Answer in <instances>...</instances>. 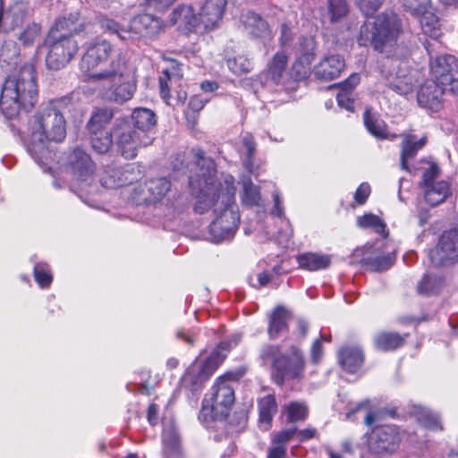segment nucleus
Here are the masks:
<instances>
[{
	"instance_id": "f257e3e1",
	"label": "nucleus",
	"mask_w": 458,
	"mask_h": 458,
	"mask_svg": "<svg viewBox=\"0 0 458 458\" xmlns=\"http://www.w3.org/2000/svg\"><path fill=\"white\" fill-rule=\"evenodd\" d=\"M191 152L197 165L200 167L199 178L191 179L192 186L197 184L199 187V192L196 196L195 211L203 214L213 209L216 214V217L209 225L210 240L213 242L218 243L231 239L240 221L238 211L234 209V179L231 175H226L223 182L216 183L213 178L216 173L214 161L206 157L200 148H192Z\"/></svg>"
},
{
	"instance_id": "f03ea898",
	"label": "nucleus",
	"mask_w": 458,
	"mask_h": 458,
	"mask_svg": "<svg viewBox=\"0 0 458 458\" xmlns=\"http://www.w3.org/2000/svg\"><path fill=\"white\" fill-rule=\"evenodd\" d=\"M70 104L68 98L53 99L29 121L26 148L40 166L47 165L52 158L49 141L62 142L66 137L64 115Z\"/></svg>"
},
{
	"instance_id": "7ed1b4c3",
	"label": "nucleus",
	"mask_w": 458,
	"mask_h": 458,
	"mask_svg": "<svg viewBox=\"0 0 458 458\" xmlns=\"http://www.w3.org/2000/svg\"><path fill=\"white\" fill-rule=\"evenodd\" d=\"M38 98V86L34 67L26 64L5 80L0 97V109L5 117L12 119L21 110L30 111Z\"/></svg>"
},
{
	"instance_id": "20e7f679",
	"label": "nucleus",
	"mask_w": 458,
	"mask_h": 458,
	"mask_svg": "<svg viewBox=\"0 0 458 458\" xmlns=\"http://www.w3.org/2000/svg\"><path fill=\"white\" fill-rule=\"evenodd\" d=\"M89 79L103 91L106 99L116 103L131 99L136 89V85L129 80L128 64L121 58L113 61L109 68L89 74Z\"/></svg>"
},
{
	"instance_id": "39448f33",
	"label": "nucleus",
	"mask_w": 458,
	"mask_h": 458,
	"mask_svg": "<svg viewBox=\"0 0 458 458\" xmlns=\"http://www.w3.org/2000/svg\"><path fill=\"white\" fill-rule=\"evenodd\" d=\"M400 22L394 15H378L373 22L361 26L360 46H372L378 52L390 54L396 44Z\"/></svg>"
},
{
	"instance_id": "423d86ee",
	"label": "nucleus",
	"mask_w": 458,
	"mask_h": 458,
	"mask_svg": "<svg viewBox=\"0 0 458 458\" xmlns=\"http://www.w3.org/2000/svg\"><path fill=\"white\" fill-rule=\"evenodd\" d=\"M233 375L226 374L218 377L209 394L202 403V413L212 420H221L227 416L234 403V389L232 386Z\"/></svg>"
},
{
	"instance_id": "0eeeda50",
	"label": "nucleus",
	"mask_w": 458,
	"mask_h": 458,
	"mask_svg": "<svg viewBox=\"0 0 458 458\" xmlns=\"http://www.w3.org/2000/svg\"><path fill=\"white\" fill-rule=\"evenodd\" d=\"M241 337V335H235L229 341L222 342L205 364H193L191 366L182 377V386L190 388L191 391L197 390L212 374L215 368L209 369L210 365L213 364L214 367H216L225 358V354L221 353L220 351L228 352L239 344Z\"/></svg>"
},
{
	"instance_id": "6e6552de",
	"label": "nucleus",
	"mask_w": 458,
	"mask_h": 458,
	"mask_svg": "<svg viewBox=\"0 0 458 458\" xmlns=\"http://www.w3.org/2000/svg\"><path fill=\"white\" fill-rule=\"evenodd\" d=\"M383 67L390 89L400 95H408L412 92L417 82L416 72L410 68L407 62L387 58Z\"/></svg>"
},
{
	"instance_id": "1a4fd4ad",
	"label": "nucleus",
	"mask_w": 458,
	"mask_h": 458,
	"mask_svg": "<svg viewBox=\"0 0 458 458\" xmlns=\"http://www.w3.org/2000/svg\"><path fill=\"white\" fill-rule=\"evenodd\" d=\"M113 137L122 156L127 159L134 158L140 148L151 144L153 140L150 135L140 133L133 125L125 121L114 127Z\"/></svg>"
},
{
	"instance_id": "9d476101",
	"label": "nucleus",
	"mask_w": 458,
	"mask_h": 458,
	"mask_svg": "<svg viewBox=\"0 0 458 458\" xmlns=\"http://www.w3.org/2000/svg\"><path fill=\"white\" fill-rule=\"evenodd\" d=\"M45 44L48 47L46 64L48 69L55 71L65 67L79 49L78 43L74 38H57L55 34L47 36Z\"/></svg>"
},
{
	"instance_id": "9b49d317",
	"label": "nucleus",
	"mask_w": 458,
	"mask_h": 458,
	"mask_svg": "<svg viewBox=\"0 0 458 458\" xmlns=\"http://www.w3.org/2000/svg\"><path fill=\"white\" fill-rule=\"evenodd\" d=\"M428 258L435 267H447L458 262V229L445 231L429 250Z\"/></svg>"
},
{
	"instance_id": "f8f14e48",
	"label": "nucleus",
	"mask_w": 458,
	"mask_h": 458,
	"mask_svg": "<svg viewBox=\"0 0 458 458\" xmlns=\"http://www.w3.org/2000/svg\"><path fill=\"white\" fill-rule=\"evenodd\" d=\"M434 81L454 94H458V59L452 55L437 56L431 61Z\"/></svg>"
},
{
	"instance_id": "ddd939ff",
	"label": "nucleus",
	"mask_w": 458,
	"mask_h": 458,
	"mask_svg": "<svg viewBox=\"0 0 458 458\" xmlns=\"http://www.w3.org/2000/svg\"><path fill=\"white\" fill-rule=\"evenodd\" d=\"M273 368L276 370V382L283 384L286 378L298 377L304 368V360L301 352L295 347L292 348L291 354H282L275 358Z\"/></svg>"
},
{
	"instance_id": "4468645a",
	"label": "nucleus",
	"mask_w": 458,
	"mask_h": 458,
	"mask_svg": "<svg viewBox=\"0 0 458 458\" xmlns=\"http://www.w3.org/2000/svg\"><path fill=\"white\" fill-rule=\"evenodd\" d=\"M113 50L112 45L106 39H97L88 44L81 61L83 72L93 73V70L107 60Z\"/></svg>"
},
{
	"instance_id": "2eb2a0df",
	"label": "nucleus",
	"mask_w": 458,
	"mask_h": 458,
	"mask_svg": "<svg viewBox=\"0 0 458 458\" xmlns=\"http://www.w3.org/2000/svg\"><path fill=\"white\" fill-rule=\"evenodd\" d=\"M401 441L397 428L394 426H383L376 428L369 439L370 449L377 453L394 451Z\"/></svg>"
},
{
	"instance_id": "dca6fc26",
	"label": "nucleus",
	"mask_w": 458,
	"mask_h": 458,
	"mask_svg": "<svg viewBox=\"0 0 458 458\" xmlns=\"http://www.w3.org/2000/svg\"><path fill=\"white\" fill-rule=\"evenodd\" d=\"M317 55V42L311 36L301 37L295 49L296 62L293 68L301 78H304L310 72V66Z\"/></svg>"
},
{
	"instance_id": "f3484780",
	"label": "nucleus",
	"mask_w": 458,
	"mask_h": 458,
	"mask_svg": "<svg viewBox=\"0 0 458 458\" xmlns=\"http://www.w3.org/2000/svg\"><path fill=\"white\" fill-rule=\"evenodd\" d=\"M445 90L447 89L436 81H428L420 86L418 91V104L431 112H438L442 108L443 96Z\"/></svg>"
},
{
	"instance_id": "a211bd4d",
	"label": "nucleus",
	"mask_w": 458,
	"mask_h": 458,
	"mask_svg": "<svg viewBox=\"0 0 458 458\" xmlns=\"http://www.w3.org/2000/svg\"><path fill=\"white\" fill-rule=\"evenodd\" d=\"M345 66L344 59L337 54L324 55L314 66L313 73L318 80L332 81L340 76Z\"/></svg>"
},
{
	"instance_id": "6ab92c4d",
	"label": "nucleus",
	"mask_w": 458,
	"mask_h": 458,
	"mask_svg": "<svg viewBox=\"0 0 458 458\" xmlns=\"http://www.w3.org/2000/svg\"><path fill=\"white\" fill-rule=\"evenodd\" d=\"M170 22L185 32L200 29L199 19L191 5L180 4L174 8L170 13Z\"/></svg>"
},
{
	"instance_id": "aec40b11",
	"label": "nucleus",
	"mask_w": 458,
	"mask_h": 458,
	"mask_svg": "<svg viewBox=\"0 0 458 458\" xmlns=\"http://www.w3.org/2000/svg\"><path fill=\"white\" fill-rule=\"evenodd\" d=\"M226 0H208L198 13L200 28L212 30L221 21Z\"/></svg>"
},
{
	"instance_id": "412c9836",
	"label": "nucleus",
	"mask_w": 458,
	"mask_h": 458,
	"mask_svg": "<svg viewBox=\"0 0 458 458\" xmlns=\"http://www.w3.org/2000/svg\"><path fill=\"white\" fill-rule=\"evenodd\" d=\"M394 252L384 253L377 249L368 247L363 254L360 263L370 271L382 272L389 269L394 263Z\"/></svg>"
},
{
	"instance_id": "4be33fe9",
	"label": "nucleus",
	"mask_w": 458,
	"mask_h": 458,
	"mask_svg": "<svg viewBox=\"0 0 458 458\" xmlns=\"http://www.w3.org/2000/svg\"><path fill=\"white\" fill-rule=\"evenodd\" d=\"M162 30L161 21L152 14H140L134 17L130 24L131 34L153 38Z\"/></svg>"
},
{
	"instance_id": "5701e85b",
	"label": "nucleus",
	"mask_w": 458,
	"mask_h": 458,
	"mask_svg": "<svg viewBox=\"0 0 458 458\" xmlns=\"http://www.w3.org/2000/svg\"><path fill=\"white\" fill-rule=\"evenodd\" d=\"M68 166L73 175L85 178L95 171V164L88 153L81 148H75L68 157Z\"/></svg>"
},
{
	"instance_id": "b1692460",
	"label": "nucleus",
	"mask_w": 458,
	"mask_h": 458,
	"mask_svg": "<svg viewBox=\"0 0 458 458\" xmlns=\"http://www.w3.org/2000/svg\"><path fill=\"white\" fill-rule=\"evenodd\" d=\"M78 17L72 14L69 17L58 18L50 29L47 36L55 34L57 38H73V35L79 34L85 29L84 24L78 23Z\"/></svg>"
},
{
	"instance_id": "393cba45",
	"label": "nucleus",
	"mask_w": 458,
	"mask_h": 458,
	"mask_svg": "<svg viewBox=\"0 0 458 458\" xmlns=\"http://www.w3.org/2000/svg\"><path fill=\"white\" fill-rule=\"evenodd\" d=\"M0 4H2L0 2ZM3 7V4H1ZM28 15V6L25 3L18 2L12 4L5 13L2 12L0 28L3 30H13L20 27Z\"/></svg>"
},
{
	"instance_id": "a878e982",
	"label": "nucleus",
	"mask_w": 458,
	"mask_h": 458,
	"mask_svg": "<svg viewBox=\"0 0 458 458\" xmlns=\"http://www.w3.org/2000/svg\"><path fill=\"white\" fill-rule=\"evenodd\" d=\"M124 121L133 125L140 133L150 136L157 123L155 113L143 107L134 109L130 119Z\"/></svg>"
},
{
	"instance_id": "bb28decb",
	"label": "nucleus",
	"mask_w": 458,
	"mask_h": 458,
	"mask_svg": "<svg viewBox=\"0 0 458 458\" xmlns=\"http://www.w3.org/2000/svg\"><path fill=\"white\" fill-rule=\"evenodd\" d=\"M427 140L425 137L418 139L412 134H404L401 142V155L400 163L401 168L409 171L408 162L415 157L418 151L426 145Z\"/></svg>"
},
{
	"instance_id": "cd10ccee",
	"label": "nucleus",
	"mask_w": 458,
	"mask_h": 458,
	"mask_svg": "<svg viewBox=\"0 0 458 458\" xmlns=\"http://www.w3.org/2000/svg\"><path fill=\"white\" fill-rule=\"evenodd\" d=\"M291 318L288 310L283 306L276 307L269 315L267 333L270 339L277 338L287 330V322Z\"/></svg>"
},
{
	"instance_id": "c85d7f7f",
	"label": "nucleus",
	"mask_w": 458,
	"mask_h": 458,
	"mask_svg": "<svg viewBox=\"0 0 458 458\" xmlns=\"http://www.w3.org/2000/svg\"><path fill=\"white\" fill-rule=\"evenodd\" d=\"M364 356L358 347L346 346L339 352V362L349 373L357 372L363 364Z\"/></svg>"
},
{
	"instance_id": "c756f323",
	"label": "nucleus",
	"mask_w": 458,
	"mask_h": 458,
	"mask_svg": "<svg viewBox=\"0 0 458 458\" xmlns=\"http://www.w3.org/2000/svg\"><path fill=\"white\" fill-rule=\"evenodd\" d=\"M445 285V278L440 273H427L417 285L418 293L424 296L436 295Z\"/></svg>"
},
{
	"instance_id": "7c9ffc66",
	"label": "nucleus",
	"mask_w": 458,
	"mask_h": 458,
	"mask_svg": "<svg viewBox=\"0 0 458 458\" xmlns=\"http://www.w3.org/2000/svg\"><path fill=\"white\" fill-rule=\"evenodd\" d=\"M114 117V112L107 107L95 108L87 123V128L90 134H102L106 132L105 128Z\"/></svg>"
},
{
	"instance_id": "2f4dec72",
	"label": "nucleus",
	"mask_w": 458,
	"mask_h": 458,
	"mask_svg": "<svg viewBox=\"0 0 458 458\" xmlns=\"http://www.w3.org/2000/svg\"><path fill=\"white\" fill-rule=\"evenodd\" d=\"M182 65L177 61L173 60L169 68L163 71L159 77V89L162 98L169 104L170 89L168 82L172 81H180L182 78Z\"/></svg>"
},
{
	"instance_id": "473e14b6",
	"label": "nucleus",
	"mask_w": 458,
	"mask_h": 458,
	"mask_svg": "<svg viewBox=\"0 0 458 458\" xmlns=\"http://www.w3.org/2000/svg\"><path fill=\"white\" fill-rule=\"evenodd\" d=\"M301 268L309 271H317L327 268L331 264V257L327 254L306 252L297 256Z\"/></svg>"
},
{
	"instance_id": "72a5a7b5",
	"label": "nucleus",
	"mask_w": 458,
	"mask_h": 458,
	"mask_svg": "<svg viewBox=\"0 0 458 458\" xmlns=\"http://www.w3.org/2000/svg\"><path fill=\"white\" fill-rule=\"evenodd\" d=\"M360 82V76L358 73L351 74L348 79L339 84L340 91L337 94V103L341 107L348 111L353 112V99L352 94L353 89Z\"/></svg>"
},
{
	"instance_id": "f704fd0d",
	"label": "nucleus",
	"mask_w": 458,
	"mask_h": 458,
	"mask_svg": "<svg viewBox=\"0 0 458 458\" xmlns=\"http://www.w3.org/2000/svg\"><path fill=\"white\" fill-rule=\"evenodd\" d=\"M364 124L369 132L377 139H387L388 131L386 123L376 113L367 107L363 114Z\"/></svg>"
},
{
	"instance_id": "c9c22d12",
	"label": "nucleus",
	"mask_w": 458,
	"mask_h": 458,
	"mask_svg": "<svg viewBox=\"0 0 458 458\" xmlns=\"http://www.w3.org/2000/svg\"><path fill=\"white\" fill-rule=\"evenodd\" d=\"M425 200L431 206H437L445 200L449 194V184L445 181L424 186Z\"/></svg>"
},
{
	"instance_id": "e433bc0d",
	"label": "nucleus",
	"mask_w": 458,
	"mask_h": 458,
	"mask_svg": "<svg viewBox=\"0 0 458 458\" xmlns=\"http://www.w3.org/2000/svg\"><path fill=\"white\" fill-rule=\"evenodd\" d=\"M245 28L249 32L257 38H267L270 35V29L267 22L258 13L248 12L243 16Z\"/></svg>"
},
{
	"instance_id": "4c0bfd02",
	"label": "nucleus",
	"mask_w": 458,
	"mask_h": 458,
	"mask_svg": "<svg viewBox=\"0 0 458 458\" xmlns=\"http://www.w3.org/2000/svg\"><path fill=\"white\" fill-rule=\"evenodd\" d=\"M374 345L381 351H393L404 344V338L394 332H380L374 336Z\"/></svg>"
},
{
	"instance_id": "58836bf2",
	"label": "nucleus",
	"mask_w": 458,
	"mask_h": 458,
	"mask_svg": "<svg viewBox=\"0 0 458 458\" xmlns=\"http://www.w3.org/2000/svg\"><path fill=\"white\" fill-rule=\"evenodd\" d=\"M164 454L167 458H174L180 452V440L175 428L171 425L163 431Z\"/></svg>"
},
{
	"instance_id": "ea45409f",
	"label": "nucleus",
	"mask_w": 458,
	"mask_h": 458,
	"mask_svg": "<svg viewBox=\"0 0 458 458\" xmlns=\"http://www.w3.org/2000/svg\"><path fill=\"white\" fill-rule=\"evenodd\" d=\"M287 62L288 58L284 52L276 53L267 64V77L275 83H278L285 72Z\"/></svg>"
},
{
	"instance_id": "a19ab883",
	"label": "nucleus",
	"mask_w": 458,
	"mask_h": 458,
	"mask_svg": "<svg viewBox=\"0 0 458 458\" xmlns=\"http://www.w3.org/2000/svg\"><path fill=\"white\" fill-rule=\"evenodd\" d=\"M146 183V190L152 203L161 200L171 188L170 182L165 177L151 179L147 181Z\"/></svg>"
},
{
	"instance_id": "79ce46f5",
	"label": "nucleus",
	"mask_w": 458,
	"mask_h": 458,
	"mask_svg": "<svg viewBox=\"0 0 458 458\" xmlns=\"http://www.w3.org/2000/svg\"><path fill=\"white\" fill-rule=\"evenodd\" d=\"M420 22L423 33L431 38L437 39L441 37L442 30L438 18L432 10L420 17Z\"/></svg>"
},
{
	"instance_id": "37998d69",
	"label": "nucleus",
	"mask_w": 458,
	"mask_h": 458,
	"mask_svg": "<svg viewBox=\"0 0 458 458\" xmlns=\"http://www.w3.org/2000/svg\"><path fill=\"white\" fill-rule=\"evenodd\" d=\"M418 421L426 428L431 429H442L438 416L431 411L420 406L413 405L411 411Z\"/></svg>"
},
{
	"instance_id": "c03bdc74",
	"label": "nucleus",
	"mask_w": 458,
	"mask_h": 458,
	"mask_svg": "<svg viewBox=\"0 0 458 458\" xmlns=\"http://www.w3.org/2000/svg\"><path fill=\"white\" fill-rule=\"evenodd\" d=\"M122 178L117 179L116 182L110 179L107 180L106 183L109 185V189H115L123 186H127L129 184L137 182L141 177V173L140 169L133 165H127L122 167Z\"/></svg>"
},
{
	"instance_id": "a18cd8bd",
	"label": "nucleus",
	"mask_w": 458,
	"mask_h": 458,
	"mask_svg": "<svg viewBox=\"0 0 458 458\" xmlns=\"http://www.w3.org/2000/svg\"><path fill=\"white\" fill-rule=\"evenodd\" d=\"M357 225L363 229H372L377 233L381 234L385 238H386L388 235L385 222L377 216L373 214H365L364 216H358Z\"/></svg>"
},
{
	"instance_id": "49530a36",
	"label": "nucleus",
	"mask_w": 458,
	"mask_h": 458,
	"mask_svg": "<svg viewBox=\"0 0 458 458\" xmlns=\"http://www.w3.org/2000/svg\"><path fill=\"white\" fill-rule=\"evenodd\" d=\"M259 421L269 424L277 411V404L275 396L267 394L261 398L259 402Z\"/></svg>"
},
{
	"instance_id": "de8ad7c7",
	"label": "nucleus",
	"mask_w": 458,
	"mask_h": 458,
	"mask_svg": "<svg viewBox=\"0 0 458 458\" xmlns=\"http://www.w3.org/2000/svg\"><path fill=\"white\" fill-rule=\"evenodd\" d=\"M284 411L286 415L287 422L294 423L305 420L309 409L304 403L292 402L284 406Z\"/></svg>"
},
{
	"instance_id": "09e8293b",
	"label": "nucleus",
	"mask_w": 458,
	"mask_h": 458,
	"mask_svg": "<svg viewBox=\"0 0 458 458\" xmlns=\"http://www.w3.org/2000/svg\"><path fill=\"white\" fill-rule=\"evenodd\" d=\"M402 4L406 12L419 18L433 9L431 0H402Z\"/></svg>"
},
{
	"instance_id": "8fccbe9b",
	"label": "nucleus",
	"mask_w": 458,
	"mask_h": 458,
	"mask_svg": "<svg viewBox=\"0 0 458 458\" xmlns=\"http://www.w3.org/2000/svg\"><path fill=\"white\" fill-rule=\"evenodd\" d=\"M41 27L39 24L32 22L28 24L18 35L19 41L24 47H30L39 38Z\"/></svg>"
},
{
	"instance_id": "3c124183",
	"label": "nucleus",
	"mask_w": 458,
	"mask_h": 458,
	"mask_svg": "<svg viewBox=\"0 0 458 458\" xmlns=\"http://www.w3.org/2000/svg\"><path fill=\"white\" fill-rule=\"evenodd\" d=\"M261 199L259 189L253 182L247 179L243 181L242 201L250 206H258Z\"/></svg>"
},
{
	"instance_id": "603ef678",
	"label": "nucleus",
	"mask_w": 458,
	"mask_h": 458,
	"mask_svg": "<svg viewBox=\"0 0 458 458\" xmlns=\"http://www.w3.org/2000/svg\"><path fill=\"white\" fill-rule=\"evenodd\" d=\"M101 29L106 32L116 34L121 39L125 40L131 38V31L123 29L115 21L104 17L99 20Z\"/></svg>"
},
{
	"instance_id": "864d4df0",
	"label": "nucleus",
	"mask_w": 458,
	"mask_h": 458,
	"mask_svg": "<svg viewBox=\"0 0 458 458\" xmlns=\"http://www.w3.org/2000/svg\"><path fill=\"white\" fill-rule=\"evenodd\" d=\"M242 142L245 153L243 165L249 172L252 173L253 157L256 151V143L254 142L253 137L250 134L244 135L242 137Z\"/></svg>"
},
{
	"instance_id": "5fc2aeb1",
	"label": "nucleus",
	"mask_w": 458,
	"mask_h": 458,
	"mask_svg": "<svg viewBox=\"0 0 458 458\" xmlns=\"http://www.w3.org/2000/svg\"><path fill=\"white\" fill-rule=\"evenodd\" d=\"M112 136L108 132L102 134H91V145L95 151L99 154L106 153L112 146Z\"/></svg>"
},
{
	"instance_id": "6e6d98bb",
	"label": "nucleus",
	"mask_w": 458,
	"mask_h": 458,
	"mask_svg": "<svg viewBox=\"0 0 458 458\" xmlns=\"http://www.w3.org/2000/svg\"><path fill=\"white\" fill-rule=\"evenodd\" d=\"M297 428L291 427L288 428H284L276 433H275L272 437V444L273 445H280L286 447V444L296 437Z\"/></svg>"
},
{
	"instance_id": "4d7b16f0",
	"label": "nucleus",
	"mask_w": 458,
	"mask_h": 458,
	"mask_svg": "<svg viewBox=\"0 0 458 458\" xmlns=\"http://www.w3.org/2000/svg\"><path fill=\"white\" fill-rule=\"evenodd\" d=\"M328 9L332 15L333 21L341 19L348 12L345 0H328Z\"/></svg>"
},
{
	"instance_id": "13d9d810",
	"label": "nucleus",
	"mask_w": 458,
	"mask_h": 458,
	"mask_svg": "<svg viewBox=\"0 0 458 458\" xmlns=\"http://www.w3.org/2000/svg\"><path fill=\"white\" fill-rule=\"evenodd\" d=\"M147 183L144 182L143 184H140L137 187L133 188L131 193V199L133 202H135L137 205H142V204H149L150 202V196L148 194L147 191Z\"/></svg>"
},
{
	"instance_id": "bf43d9fd",
	"label": "nucleus",
	"mask_w": 458,
	"mask_h": 458,
	"mask_svg": "<svg viewBox=\"0 0 458 458\" xmlns=\"http://www.w3.org/2000/svg\"><path fill=\"white\" fill-rule=\"evenodd\" d=\"M34 277L42 288L48 287L53 280L52 276L46 269L45 266L41 264H37L34 267Z\"/></svg>"
},
{
	"instance_id": "052dcab7",
	"label": "nucleus",
	"mask_w": 458,
	"mask_h": 458,
	"mask_svg": "<svg viewBox=\"0 0 458 458\" xmlns=\"http://www.w3.org/2000/svg\"><path fill=\"white\" fill-rule=\"evenodd\" d=\"M439 166L434 162H429L428 167L424 171L422 174V181L420 182L421 186L424 187L431 183H436V179L439 176Z\"/></svg>"
},
{
	"instance_id": "680f3d73",
	"label": "nucleus",
	"mask_w": 458,
	"mask_h": 458,
	"mask_svg": "<svg viewBox=\"0 0 458 458\" xmlns=\"http://www.w3.org/2000/svg\"><path fill=\"white\" fill-rule=\"evenodd\" d=\"M230 68L234 73L241 75L250 72L252 70V64L247 58L238 56L233 63H230Z\"/></svg>"
},
{
	"instance_id": "e2e57ef3",
	"label": "nucleus",
	"mask_w": 458,
	"mask_h": 458,
	"mask_svg": "<svg viewBox=\"0 0 458 458\" xmlns=\"http://www.w3.org/2000/svg\"><path fill=\"white\" fill-rule=\"evenodd\" d=\"M121 169H122V167H116V166H109V167L106 168L101 176V179H100L101 184L105 188L109 189V185L106 183L107 180L110 179L116 182L117 179H121L122 178V176H121L122 170Z\"/></svg>"
},
{
	"instance_id": "0e129e2a",
	"label": "nucleus",
	"mask_w": 458,
	"mask_h": 458,
	"mask_svg": "<svg viewBox=\"0 0 458 458\" xmlns=\"http://www.w3.org/2000/svg\"><path fill=\"white\" fill-rule=\"evenodd\" d=\"M280 355L282 354L280 353L279 346L272 344L263 346L259 354L260 359L264 362L271 361L272 363L274 362L275 358H277Z\"/></svg>"
},
{
	"instance_id": "69168bd1",
	"label": "nucleus",
	"mask_w": 458,
	"mask_h": 458,
	"mask_svg": "<svg viewBox=\"0 0 458 458\" xmlns=\"http://www.w3.org/2000/svg\"><path fill=\"white\" fill-rule=\"evenodd\" d=\"M365 15L373 14L382 4L383 0H356Z\"/></svg>"
},
{
	"instance_id": "338daca9",
	"label": "nucleus",
	"mask_w": 458,
	"mask_h": 458,
	"mask_svg": "<svg viewBox=\"0 0 458 458\" xmlns=\"http://www.w3.org/2000/svg\"><path fill=\"white\" fill-rule=\"evenodd\" d=\"M369 194L370 186L368 183L363 182L358 187L354 195V199L358 204L362 205L366 202Z\"/></svg>"
},
{
	"instance_id": "774afa93",
	"label": "nucleus",
	"mask_w": 458,
	"mask_h": 458,
	"mask_svg": "<svg viewBox=\"0 0 458 458\" xmlns=\"http://www.w3.org/2000/svg\"><path fill=\"white\" fill-rule=\"evenodd\" d=\"M286 455V447L280 445H273L268 448L267 458H284Z\"/></svg>"
}]
</instances>
